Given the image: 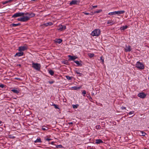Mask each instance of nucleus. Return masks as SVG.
Here are the masks:
<instances>
[{
	"label": "nucleus",
	"mask_w": 149,
	"mask_h": 149,
	"mask_svg": "<svg viewBox=\"0 0 149 149\" xmlns=\"http://www.w3.org/2000/svg\"><path fill=\"white\" fill-rule=\"evenodd\" d=\"M41 65L40 63H35L33 62L32 63V67L36 70L39 71L41 68Z\"/></svg>",
	"instance_id": "nucleus-1"
},
{
	"label": "nucleus",
	"mask_w": 149,
	"mask_h": 149,
	"mask_svg": "<svg viewBox=\"0 0 149 149\" xmlns=\"http://www.w3.org/2000/svg\"><path fill=\"white\" fill-rule=\"evenodd\" d=\"M100 30L99 29H95L92 32L91 35L93 36H98L100 33Z\"/></svg>",
	"instance_id": "nucleus-2"
},
{
	"label": "nucleus",
	"mask_w": 149,
	"mask_h": 149,
	"mask_svg": "<svg viewBox=\"0 0 149 149\" xmlns=\"http://www.w3.org/2000/svg\"><path fill=\"white\" fill-rule=\"evenodd\" d=\"M136 67L141 70H143L144 68V66L143 64L139 61L136 62Z\"/></svg>",
	"instance_id": "nucleus-3"
},
{
	"label": "nucleus",
	"mask_w": 149,
	"mask_h": 149,
	"mask_svg": "<svg viewBox=\"0 0 149 149\" xmlns=\"http://www.w3.org/2000/svg\"><path fill=\"white\" fill-rule=\"evenodd\" d=\"M29 20V17L28 16H23L22 17L18 18L17 20L18 21H21L22 22H25Z\"/></svg>",
	"instance_id": "nucleus-4"
},
{
	"label": "nucleus",
	"mask_w": 149,
	"mask_h": 149,
	"mask_svg": "<svg viewBox=\"0 0 149 149\" xmlns=\"http://www.w3.org/2000/svg\"><path fill=\"white\" fill-rule=\"evenodd\" d=\"M24 13L22 12H18L14 14L12 16V18H16L19 17H22L24 16Z\"/></svg>",
	"instance_id": "nucleus-5"
},
{
	"label": "nucleus",
	"mask_w": 149,
	"mask_h": 149,
	"mask_svg": "<svg viewBox=\"0 0 149 149\" xmlns=\"http://www.w3.org/2000/svg\"><path fill=\"white\" fill-rule=\"evenodd\" d=\"M28 47L26 45L21 46L18 48V51L19 52L24 51L28 49Z\"/></svg>",
	"instance_id": "nucleus-6"
},
{
	"label": "nucleus",
	"mask_w": 149,
	"mask_h": 149,
	"mask_svg": "<svg viewBox=\"0 0 149 149\" xmlns=\"http://www.w3.org/2000/svg\"><path fill=\"white\" fill-rule=\"evenodd\" d=\"M66 29V26L60 24L58 26V28L57 30L59 31H62L65 29Z\"/></svg>",
	"instance_id": "nucleus-7"
},
{
	"label": "nucleus",
	"mask_w": 149,
	"mask_h": 149,
	"mask_svg": "<svg viewBox=\"0 0 149 149\" xmlns=\"http://www.w3.org/2000/svg\"><path fill=\"white\" fill-rule=\"evenodd\" d=\"M35 14L34 13H24V15H26V16H28L29 17V19L30 18L34 17L35 15Z\"/></svg>",
	"instance_id": "nucleus-8"
},
{
	"label": "nucleus",
	"mask_w": 149,
	"mask_h": 149,
	"mask_svg": "<svg viewBox=\"0 0 149 149\" xmlns=\"http://www.w3.org/2000/svg\"><path fill=\"white\" fill-rule=\"evenodd\" d=\"M146 95V94L143 92L139 93L137 95L138 97L143 99L145 98Z\"/></svg>",
	"instance_id": "nucleus-9"
},
{
	"label": "nucleus",
	"mask_w": 149,
	"mask_h": 149,
	"mask_svg": "<svg viewBox=\"0 0 149 149\" xmlns=\"http://www.w3.org/2000/svg\"><path fill=\"white\" fill-rule=\"evenodd\" d=\"M125 49L126 52H130L131 51L132 49L130 46L126 45L125 48Z\"/></svg>",
	"instance_id": "nucleus-10"
},
{
	"label": "nucleus",
	"mask_w": 149,
	"mask_h": 149,
	"mask_svg": "<svg viewBox=\"0 0 149 149\" xmlns=\"http://www.w3.org/2000/svg\"><path fill=\"white\" fill-rule=\"evenodd\" d=\"M11 91L14 93L18 94L19 93L20 90L18 88H15L14 89H12Z\"/></svg>",
	"instance_id": "nucleus-11"
},
{
	"label": "nucleus",
	"mask_w": 149,
	"mask_h": 149,
	"mask_svg": "<svg viewBox=\"0 0 149 149\" xmlns=\"http://www.w3.org/2000/svg\"><path fill=\"white\" fill-rule=\"evenodd\" d=\"M115 22H114L112 19H110L108 20L107 22V24H109V25H112L116 23Z\"/></svg>",
	"instance_id": "nucleus-12"
},
{
	"label": "nucleus",
	"mask_w": 149,
	"mask_h": 149,
	"mask_svg": "<svg viewBox=\"0 0 149 149\" xmlns=\"http://www.w3.org/2000/svg\"><path fill=\"white\" fill-rule=\"evenodd\" d=\"M24 53L22 52H19L16 53L15 55V57L18 56V57L22 56L23 55Z\"/></svg>",
	"instance_id": "nucleus-13"
},
{
	"label": "nucleus",
	"mask_w": 149,
	"mask_h": 149,
	"mask_svg": "<svg viewBox=\"0 0 149 149\" xmlns=\"http://www.w3.org/2000/svg\"><path fill=\"white\" fill-rule=\"evenodd\" d=\"M68 57L69 58V60H74V59H77V57L75 56H72L71 55H69L68 56Z\"/></svg>",
	"instance_id": "nucleus-14"
},
{
	"label": "nucleus",
	"mask_w": 149,
	"mask_h": 149,
	"mask_svg": "<svg viewBox=\"0 0 149 149\" xmlns=\"http://www.w3.org/2000/svg\"><path fill=\"white\" fill-rule=\"evenodd\" d=\"M116 14L120 15L121 14H124L125 13V11L124 10H120L118 11H115Z\"/></svg>",
	"instance_id": "nucleus-15"
},
{
	"label": "nucleus",
	"mask_w": 149,
	"mask_h": 149,
	"mask_svg": "<svg viewBox=\"0 0 149 149\" xmlns=\"http://www.w3.org/2000/svg\"><path fill=\"white\" fill-rule=\"evenodd\" d=\"M138 133L141 136H144L146 134L143 131H139Z\"/></svg>",
	"instance_id": "nucleus-16"
},
{
	"label": "nucleus",
	"mask_w": 149,
	"mask_h": 149,
	"mask_svg": "<svg viewBox=\"0 0 149 149\" xmlns=\"http://www.w3.org/2000/svg\"><path fill=\"white\" fill-rule=\"evenodd\" d=\"M77 1L76 0H72L70 3V5L72 6V5H75L77 4Z\"/></svg>",
	"instance_id": "nucleus-17"
},
{
	"label": "nucleus",
	"mask_w": 149,
	"mask_h": 149,
	"mask_svg": "<svg viewBox=\"0 0 149 149\" xmlns=\"http://www.w3.org/2000/svg\"><path fill=\"white\" fill-rule=\"evenodd\" d=\"M54 41L55 42L58 43L59 44L62 42V40L61 39H56Z\"/></svg>",
	"instance_id": "nucleus-18"
},
{
	"label": "nucleus",
	"mask_w": 149,
	"mask_h": 149,
	"mask_svg": "<svg viewBox=\"0 0 149 149\" xmlns=\"http://www.w3.org/2000/svg\"><path fill=\"white\" fill-rule=\"evenodd\" d=\"M53 24V23L52 22H49L44 23L43 25L46 26H51Z\"/></svg>",
	"instance_id": "nucleus-19"
},
{
	"label": "nucleus",
	"mask_w": 149,
	"mask_h": 149,
	"mask_svg": "<svg viewBox=\"0 0 149 149\" xmlns=\"http://www.w3.org/2000/svg\"><path fill=\"white\" fill-rule=\"evenodd\" d=\"M95 142L97 144H99L100 143H103V141L100 139H97L95 140Z\"/></svg>",
	"instance_id": "nucleus-20"
},
{
	"label": "nucleus",
	"mask_w": 149,
	"mask_h": 149,
	"mask_svg": "<svg viewBox=\"0 0 149 149\" xmlns=\"http://www.w3.org/2000/svg\"><path fill=\"white\" fill-rule=\"evenodd\" d=\"M128 28V26L127 25L123 26L121 27L120 29L121 30H124Z\"/></svg>",
	"instance_id": "nucleus-21"
},
{
	"label": "nucleus",
	"mask_w": 149,
	"mask_h": 149,
	"mask_svg": "<svg viewBox=\"0 0 149 149\" xmlns=\"http://www.w3.org/2000/svg\"><path fill=\"white\" fill-rule=\"evenodd\" d=\"M20 25V24L18 23L17 24H10V26L12 27H15L18 26H19Z\"/></svg>",
	"instance_id": "nucleus-22"
},
{
	"label": "nucleus",
	"mask_w": 149,
	"mask_h": 149,
	"mask_svg": "<svg viewBox=\"0 0 149 149\" xmlns=\"http://www.w3.org/2000/svg\"><path fill=\"white\" fill-rule=\"evenodd\" d=\"M80 88L79 87H78L77 86H74V87H71L70 88V89L72 90H77L78 89H80Z\"/></svg>",
	"instance_id": "nucleus-23"
},
{
	"label": "nucleus",
	"mask_w": 149,
	"mask_h": 149,
	"mask_svg": "<svg viewBox=\"0 0 149 149\" xmlns=\"http://www.w3.org/2000/svg\"><path fill=\"white\" fill-rule=\"evenodd\" d=\"M41 139L40 138H37L36 140L34 141L35 143H41Z\"/></svg>",
	"instance_id": "nucleus-24"
},
{
	"label": "nucleus",
	"mask_w": 149,
	"mask_h": 149,
	"mask_svg": "<svg viewBox=\"0 0 149 149\" xmlns=\"http://www.w3.org/2000/svg\"><path fill=\"white\" fill-rule=\"evenodd\" d=\"M75 72L78 74H79L78 76H81L82 75V74L80 73L78 70H76Z\"/></svg>",
	"instance_id": "nucleus-25"
},
{
	"label": "nucleus",
	"mask_w": 149,
	"mask_h": 149,
	"mask_svg": "<svg viewBox=\"0 0 149 149\" xmlns=\"http://www.w3.org/2000/svg\"><path fill=\"white\" fill-rule=\"evenodd\" d=\"M49 73L51 75H53L54 74V72L52 70H50L49 71Z\"/></svg>",
	"instance_id": "nucleus-26"
},
{
	"label": "nucleus",
	"mask_w": 149,
	"mask_h": 149,
	"mask_svg": "<svg viewBox=\"0 0 149 149\" xmlns=\"http://www.w3.org/2000/svg\"><path fill=\"white\" fill-rule=\"evenodd\" d=\"M42 129L43 130H46L48 129V128L45 126H42Z\"/></svg>",
	"instance_id": "nucleus-27"
},
{
	"label": "nucleus",
	"mask_w": 149,
	"mask_h": 149,
	"mask_svg": "<svg viewBox=\"0 0 149 149\" xmlns=\"http://www.w3.org/2000/svg\"><path fill=\"white\" fill-rule=\"evenodd\" d=\"M108 15H116L115 11H114L113 12L109 13H108Z\"/></svg>",
	"instance_id": "nucleus-28"
},
{
	"label": "nucleus",
	"mask_w": 149,
	"mask_h": 149,
	"mask_svg": "<svg viewBox=\"0 0 149 149\" xmlns=\"http://www.w3.org/2000/svg\"><path fill=\"white\" fill-rule=\"evenodd\" d=\"M102 11V10H98L95 11H94V13L93 14H95V13H100V12H101Z\"/></svg>",
	"instance_id": "nucleus-29"
},
{
	"label": "nucleus",
	"mask_w": 149,
	"mask_h": 149,
	"mask_svg": "<svg viewBox=\"0 0 149 149\" xmlns=\"http://www.w3.org/2000/svg\"><path fill=\"white\" fill-rule=\"evenodd\" d=\"M52 105L54 106L55 108L56 109H59L58 105L55 104H53Z\"/></svg>",
	"instance_id": "nucleus-30"
},
{
	"label": "nucleus",
	"mask_w": 149,
	"mask_h": 149,
	"mask_svg": "<svg viewBox=\"0 0 149 149\" xmlns=\"http://www.w3.org/2000/svg\"><path fill=\"white\" fill-rule=\"evenodd\" d=\"M65 77H66L67 79L68 80H70L72 79V77H71L68 75L66 76Z\"/></svg>",
	"instance_id": "nucleus-31"
},
{
	"label": "nucleus",
	"mask_w": 149,
	"mask_h": 149,
	"mask_svg": "<svg viewBox=\"0 0 149 149\" xmlns=\"http://www.w3.org/2000/svg\"><path fill=\"white\" fill-rule=\"evenodd\" d=\"M78 104H73L72 105V107L74 109H77L78 107Z\"/></svg>",
	"instance_id": "nucleus-32"
},
{
	"label": "nucleus",
	"mask_w": 149,
	"mask_h": 149,
	"mask_svg": "<svg viewBox=\"0 0 149 149\" xmlns=\"http://www.w3.org/2000/svg\"><path fill=\"white\" fill-rule=\"evenodd\" d=\"M88 56L91 58L93 57L94 56V54H91V53L88 54Z\"/></svg>",
	"instance_id": "nucleus-33"
},
{
	"label": "nucleus",
	"mask_w": 149,
	"mask_h": 149,
	"mask_svg": "<svg viewBox=\"0 0 149 149\" xmlns=\"http://www.w3.org/2000/svg\"><path fill=\"white\" fill-rule=\"evenodd\" d=\"M56 147L57 148H63V146L61 145H58L56 146Z\"/></svg>",
	"instance_id": "nucleus-34"
},
{
	"label": "nucleus",
	"mask_w": 149,
	"mask_h": 149,
	"mask_svg": "<svg viewBox=\"0 0 149 149\" xmlns=\"http://www.w3.org/2000/svg\"><path fill=\"white\" fill-rule=\"evenodd\" d=\"M74 62L78 65H80V63L79 61H74Z\"/></svg>",
	"instance_id": "nucleus-35"
},
{
	"label": "nucleus",
	"mask_w": 149,
	"mask_h": 149,
	"mask_svg": "<svg viewBox=\"0 0 149 149\" xmlns=\"http://www.w3.org/2000/svg\"><path fill=\"white\" fill-rule=\"evenodd\" d=\"M101 128V126L100 125H97L95 126V128L96 129H98Z\"/></svg>",
	"instance_id": "nucleus-36"
},
{
	"label": "nucleus",
	"mask_w": 149,
	"mask_h": 149,
	"mask_svg": "<svg viewBox=\"0 0 149 149\" xmlns=\"http://www.w3.org/2000/svg\"><path fill=\"white\" fill-rule=\"evenodd\" d=\"M87 97L91 101H92L93 99L90 96V95L88 96H87Z\"/></svg>",
	"instance_id": "nucleus-37"
},
{
	"label": "nucleus",
	"mask_w": 149,
	"mask_h": 149,
	"mask_svg": "<svg viewBox=\"0 0 149 149\" xmlns=\"http://www.w3.org/2000/svg\"><path fill=\"white\" fill-rule=\"evenodd\" d=\"M134 111H131L129 112V114L130 115L132 114H134Z\"/></svg>",
	"instance_id": "nucleus-38"
},
{
	"label": "nucleus",
	"mask_w": 149,
	"mask_h": 149,
	"mask_svg": "<svg viewBox=\"0 0 149 149\" xmlns=\"http://www.w3.org/2000/svg\"><path fill=\"white\" fill-rule=\"evenodd\" d=\"M83 13H84V14L86 15H92V14H90L86 12H83Z\"/></svg>",
	"instance_id": "nucleus-39"
},
{
	"label": "nucleus",
	"mask_w": 149,
	"mask_h": 149,
	"mask_svg": "<svg viewBox=\"0 0 149 149\" xmlns=\"http://www.w3.org/2000/svg\"><path fill=\"white\" fill-rule=\"evenodd\" d=\"M82 93L84 94V96H85V95L86 94V92L84 90L83 91Z\"/></svg>",
	"instance_id": "nucleus-40"
},
{
	"label": "nucleus",
	"mask_w": 149,
	"mask_h": 149,
	"mask_svg": "<svg viewBox=\"0 0 149 149\" xmlns=\"http://www.w3.org/2000/svg\"><path fill=\"white\" fill-rule=\"evenodd\" d=\"M100 59L102 61V63L103 64L104 62V59L102 58V57H100Z\"/></svg>",
	"instance_id": "nucleus-41"
},
{
	"label": "nucleus",
	"mask_w": 149,
	"mask_h": 149,
	"mask_svg": "<svg viewBox=\"0 0 149 149\" xmlns=\"http://www.w3.org/2000/svg\"><path fill=\"white\" fill-rule=\"evenodd\" d=\"M4 86V85L2 84H1L0 85V87L1 88H3Z\"/></svg>",
	"instance_id": "nucleus-42"
},
{
	"label": "nucleus",
	"mask_w": 149,
	"mask_h": 149,
	"mask_svg": "<svg viewBox=\"0 0 149 149\" xmlns=\"http://www.w3.org/2000/svg\"><path fill=\"white\" fill-rule=\"evenodd\" d=\"M10 0L6 1L5 2H4L3 3V4H5L9 2H10Z\"/></svg>",
	"instance_id": "nucleus-43"
},
{
	"label": "nucleus",
	"mask_w": 149,
	"mask_h": 149,
	"mask_svg": "<svg viewBox=\"0 0 149 149\" xmlns=\"http://www.w3.org/2000/svg\"><path fill=\"white\" fill-rule=\"evenodd\" d=\"M45 140L46 141H50V140H51V139H49V138H46V139H45Z\"/></svg>",
	"instance_id": "nucleus-44"
},
{
	"label": "nucleus",
	"mask_w": 149,
	"mask_h": 149,
	"mask_svg": "<svg viewBox=\"0 0 149 149\" xmlns=\"http://www.w3.org/2000/svg\"><path fill=\"white\" fill-rule=\"evenodd\" d=\"M54 81H49V83L50 84H53V83H54Z\"/></svg>",
	"instance_id": "nucleus-45"
},
{
	"label": "nucleus",
	"mask_w": 149,
	"mask_h": 149,
	"mask_svg": "<svg viewBox=\"0 0 149 149\" xmlns=\"http://www.w3.org/2000/svg\"><path fill=\"white\" fill-rule=\"evenodd\" d=\"M121 109H126V108L125 107H121Z\"/></svg>",
	"instance_id": "nucleus-46"
},
{
	"label": "nucleus",
	"mask_w": 149,
	"mask_h": 149,
	"mask_svg": "<svg viewBox=\"0 0 149 149\" xmlns=\"http://www.w3.org/2000/svg\"><path fill=\"white\" fill-rule=\"evenodd\" d=\"M97 5L94 6H92V7L93 8H97Z\"/></svg>",
	"instance_id": "nucleus-47"
},
{
	"label": "nucleus",
	"mask_w": 149,
	"mask_h": 149,
	"mask_svg": "<svg viewBox=\"0 0 149 149\" xmlns=\"http://www.w3.org/2000/svg\"><path fill=\"white\" fill-rule=\"evenodd\" d=\"M68 124L69 125H72L73 124V123L72 122H70L68 123Z\"/></svg>",
	"instance_id": "nucleus-48"
},
{
	"label": "nucleus",
	"mask_w": 149,
	"mask_h": 149,
	"mask_svg": "<svg viewBox=\"0 0 149 149\" xmlns=\"http://www.w3.org/2000/svg\"><path fill=\"white\" fill-rule=\"evenodd\" d=\"M92 95H94V93H92Z\"/></svg>",
	"instance_id": "nucleus-49"
},
{
	"label": "nucleus",
	"mask_w": 149,
	"mask_h": 149,
	"mask_svg": "<svg viewBox=\"0 0 149 149\" xmlns=\"http://www.w3.org/2000/svg\"><path fill=\"white\" fill-rule=\"evenodd\" d=\"M15 79L17 80H20V79L19 78H15Z\"/></svg>",
	"instance_id": "nucleus-50"
},
{
	"label": "nucleus",
	"mask_w": 149,
	"mask_h": 149,
	"mask_svg": "<svg viewBox=\"0 0 149 149\" xmlns=\"http://www.w3.org/2000/svg\"><path fill=\"white\" fill-rule=\"evenodd\" d=\"M51 149L50 148H46L45 149Z\"/></svg>",
	"instance_id": "nucleus-51"
},
{
	"label": "nucleus",
	"mask_w": 149,
	"mask_h": 149,
	"mask_svg": "<svg viewBox=\"0 0 149 149\" xmlns=\"http://www.w3.org/2000/svg\"><path fill=\"white\" fill-rule=\"evenodd\" d=\"M2 123V122L1 121H0V124L1 123Z\"/></svg>",
	"instance_id": "nucleus-52"
},
{
	"label": "nucleus",
	"mask_w": 149,
	"mask_h": 149,
	"mask_svg": "<svg viewBox=\"0 0 149 149\" xmlns=\"http://www.w3.org/2000/svg\"><path fill=\"white\" fill-rule=\"evenodd\" d=\"M1 130H0V131H2L3 130V129L2 128H1Z\"/></svg>",
	"instance_id": "nucleus-53"
},
{
	"label": "nucleus",
	"mask_w": 149,
	"mask_h": 149,
	"mask_svg": "<svg viewBox=\"0 0 149 149\" xmlns=\"http://www.w3.org/2000/svg\"><path fill=\"white\" fill-rule=\"evenodd\" d=\"M53 143H54V142H52V143H51V144H53Z\"/></svg>",
	"instance_id": "nucleus-54"
},
{
	"label": "nucleus",
	"mask_w": 149,
	"mask_h": 149,
	"mask_svg": "<svg viewBox=\"0 0 149 149\" xmlns=\"http://www.w3.org/2000/svg\"><path fill=\"white\" fill-rule=\"evenodd\" d=\"M144 149H147V148H144Z\"/></svg>",
	"instance_id": "nucleus-55"
},
{
	"label": "nucleus",
	"mask_w": 149,
	"mask_h": 149,
	"mask_svg": "<svg viewBox=\"0 0 149 149\" xmlns=\"http://www.w3.org/2000/svg\"><path fill=\"white\" fill-rule=\"evenodd\" d=\"M89 149H93V148H90Z\"/></svg>",
	"instance_id": "nucleus-56"
}]
</instances>
